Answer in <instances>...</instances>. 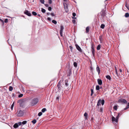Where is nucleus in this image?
<instances>
[{"instance_id":"obj_53","label":"nucleus","mask_w":129,"mask_h":129,"mask_svg":"<svg viewBox=\"0 0 129 129\" xmlns=\"http://www.w3.org/2000/svg\"><path fill=\"white\" fill-rule=\"evenodd\" d=\"M45 6L46 7H48L49 6V5L48 4H45Z\"/></svg>"},{"instance_id":"obj_22","label":"nucleus","mask_w":129,"mask_h":129,"mask_svg":"<svg viewBox=\"0 0 129 129\" xmlns=\"http://www.w3.org/2000/svg\"><path fill=\"white\" fill-rule=\"evenodd\" d=\"M101 48V45H99L97 47V50H99Z\"/></svg>"},{"instance_id":"obj_21","label":"nucleus","mask_w":129,"mask_h":129,"mask_svg":"<svg viewBox=\"0 0 129 129\" xmlns=\"http://www.w3.org/2000/svg\"><path fill=\"white\" fill-rule=\"evenodd\" d=\"M41 11L42 13H44L46 12V10L45 9L42 8H41Z\"/></svg>"},{"instance_id":"obj_35","label":"nucleus","mask_w":129,"mask_h":129,"mask_svg":"<svg viewBox=\"0 0 129 129\" xmlns=\"http://www.w3.org/2000/svg\"><path fill=\"white\" fill-rule=\"evenodd\" d=\"M106 15V13L105 12H103L102 14V15L103 17L105 16Z\"/></svg>"},{"instance_id":"obj_11","label":"nucleus","mask_w":129,"mask_h":129,"mask_svg":"<svg viewBox=\"0 0 129 129\" xmlns=\"http://www.w3.org/2000/svg\"><path fill=\"white\" fill-rule=\"evenodd\" d=\"M101 102H102V100L101 99H99L97 105L98 106L101 105Z\"/></svg>"},{"instance_id":"obj_43","label":"nucleus","mask_w":129,"mask_h":129,"mask_svg":"<svg viewBox=\"0 0 129 129\" xmlns=\"http://www.w3.org/2000/svg\"><path fill=\"white\" fill-rule=\"evenodd\" d=\"M17 123L18 124V126L21 125L22 124V122H18Z\"/></svg>"},{"instance_id":"obj_13","label":"nucleus","mask_w":129,"mask_h":129,"mask_svg":"<svg viewBox=\"0 0 129 129\" xmlns=\"http://www.w3.org/2000/svg\"><path fill=\"white\" fill-rule=\"evenodd\" d=\"M106 78L108 79H109V80H110L111 79V78L110 76L107 75L106 77Z\"/></svg>"},{"instance_id":"obj_25","label":"nucleus","mask_w":129,"mask_h":129,"mask_svg":"<svg viewBox=\"0 0 129 129\" xmlns=\"http://www.w3.org/2000/svg\"><path fill=\"white\" fill-rule=\"evenodd\" d=\"M52 22L55 24H56L57 23V22L56 21L53 20L52 21Z\"/></svg>"},{"instance_id":"obj_14","label":"nucleus","mask_w":129,"mask_h":129,"mask_svg":"<svg viewBox=\"0 0 129 129\" xmlns=\"http://www.w3.org/2000/svg\"><path fill=\"white\" fill-rule=\"evenodd\" d=\"M17 123H15L13 125L14 127L15 128H16L18 127V125Z\"/></svg>"},{"instance_id":"obj_33","label":"nucleus","mask_w":129,"mask_h":129,"mask_svg":"<svg viewBox=\"0 0 129 129\" xmlns=\"http://www.w3.org/2000/svg\"><path fill=\"white\" fill-rule=\"evenodd\" d=\"M46 110V108H44L42 109L41 111H42V112L44 113L45 112Z\"/></svg>"},{"instance_id":"obj_7","label":"nucleus","mask_w":129,"mask_h":129,"mask_svg":"<svg viewBox=\"0 0 129 129\" xmlns=\"http://www.w3.org/2000/svg\"><path fill=\"white\" fill-rule=\"evenodd\" d=\"M23 115V112L21 110H20L19 112L17 115L19 116H22Z\"/></svg>"},{"instance_id":"obj_51","label":"nucleus","mask_w":129,"mask_h":129,"mask_svg":"<svg viewBox=\"0 0 129 129\" xmlns=\"http://www.w3.org/2000/svg\"><path fill=\"white\" fill-rule=\"evenodd\" d=\"M128 108H129V107H128V106H127V107H126V108H125L124 109V110H126L128 109Z\"/></svg>"},{"instance_id":"obj_41","label":"nucleus","mask_w":129,"mask_h":129,"mask_svg":"<svg viewBox=\"0 0 129 129\" xmlns=\"http://www.w3.org/2000/svg\"><path fill=\"white\" fill-rule=\"evenodd\" d=\"M125 7L127 9L129 10V6L128 5H127L126 4L125 5Z\"/></svg>"},{"instance_id":"obj_40","label":"nucleus","mask_w":129,"mask_h":129,"mask_svg":"<svg viewBox=\"0 0 129 129\" xmlns=\"http://www.w3.org/2000/svg\"><path fill=\"white\" fill-rule=\"evenodd\" d=\"M40 1L42 4H44V0H40Z\"/></svg>"},{"instance_id":"obj_20","label":"nucleus","mask_w":129,"mask_h":129,"mask_svg":"<svg viewBox=\"0 0 129 129\" xmlns=\"http://www.w3.org/2000/svg\"><path fill=\"white\" fill-rule=\"evenodd\" d=\"M100 86L99 85H96V90H99L100 89Z\"/></svg>"},{"instance_id":"obj_16","label":"nucleus","mask_w":129,"mask_h":129,"mask_svg":"<svg viewBox=\"0 0 129 129\" xmlns=\"http://www.w3.org/2000/svg\"><path fill=\"white\" fill-rule=\"evenodd\" d=\"M91 51L92 55L93 56H94L95 54V50L94 49H92L91 50Z\"/></svg>"},{"instance_id":"obj_44","label":"nucleus","mask_w":129,"mask_h":129,"mask_svg":"<svg viewBox=\"0 0 129 129\" xmlns=\"http://www.w3.org/2000/svg\"><path fill=\"white\" fill-rule=\"evenodd\" d=\"M52 10V8L51 7H49L48 8V10L49 11H51Z\"/></svg>"},{"instance_id":"obj_31","label":"nucleus","mask_w":129,"mask_h":129,"mask_svg":"<svg viewBox=\"0 0 129 129\" xmlns=\"http://www.w3.org/2000/svg\"><path fill=\"white\" fill-rule=\"evenodd\" d=\"M74 66L75 67H77V63L76 62H74L73 64Z\"/></svg>"},{"instance_id":"obj_12","label":"nucleus","mask_w":129,"mask_h":129,"mask_svg":"<svg viewBox=\"0 0 129 129\" xmlns=\"http://www.w3.org/2000/svg\"><path fill=\"white\" fill-rule=\"evenodd\" d=\"M89 30V28L88 26L87 27L86 29V33H88Z\"/></svg>"},{"instance_id":"obj_47","label":"nucleus","mask_w":129,"mask_h":129,"mask_svg":"<svg viewBox=\"0 0 129 129\" xmlns=\"http://www.w3.org/2000/svg\"><path fill=\"white\" fill-rule=\"evenodd\" d=\"M49 3V4H51L52 3V0H48Z\"/></svg>"},{"instance_id":"obj_60","label":"nucleus","mask_w":129,"mask_h":129,"mask_svg":"<svg viewBox=\"0 0 129 129\" xmlns=\"http://www.w3.org/2000/svg\"><path fill=\"white\" fill-rule=\"evenodd\" d=\"M127 106L129 107V102L128 103Z\"/></svg>"},{"instance_id":"obj_18","label":"nucleus","mask_w":129,"mask_h":129,"mask_svg":"<svg viewBox=\"0 0 129 129\" xmlns=\"http://www.w3.org/2000/svg\"><path fill=\"white\" fill-rule=\"evenodd\" d=\"M125 17L127 18L129 17V14L128 13H126L125 15Z\"/></svg>"},{"instance_id":"obj_36","label":"nucleus","mask_w":129,"mask_h":129,"mask_svg":"<svg viewBox=\"0 0 129 129\" xmlns=\"http://www.w3.org/2000/svg\"><path fill=\"white\" fill-rule=\"evenodd\" d=\"M113 108L115 109V110H117V106L116 105L114 106L113 107Z\"/></svg>"},{"instance_id":"obj_37","label":"nucleus","mask_w":129,"mask_h":129,"mask_svg":"<svg viewBox=\"0 0 129 129\" xmlns=\"http://www.w3.org/2000/svg\"><path fill=\"white\" fill-rule=\"evenodd\" d=\"M27 122V121H23L22 122V123L23 124H26Z\"/></svg>"},{"instance_id":"obj_34","label":"nucleus","mask_w":129,"mask_h":129,"mask_svg":"<svg viewBox=\"0 0 129 129\" xmlns=\"http://www.w3.org/2000/svg\"><path fill=\"white\" fill-rule=\"evenodd\" d=\"M32 122L33 123V124H35L36 123V119H34L32 121Z\"/></svg>"},{"instance_id":"obj_4","label":"nucleus","mask_w":129,"mask_h":129,"mask_svg":"<svg viewBox=\"0 0 129 129\" xmlns=\"http://www.w3.org/2000/svg\"><path fill=\"white\" fill-rule=\"evenodd\" d=\"M118 119L116 117L115 118L113 116L112 117V120L113 122H118Z\"/></svg>"},{"instance_id":"obj_23","label":"nucleus","mask_w":129,"mask_h":129,"mask_svg":"<svg viewBox=\"0 0 129 129\" xmlns=\"http://www.w3.org/2000/svg\"><path fill=\"white\" fill-rule=\"evenodd\" d=\"M84 116L85 117V119L87 118V114L86 112H85L84 114Z\"/></svg>"},{"instance_id":"obj_32","label":"nucleus","mask_w":129,"mask_h":129,"mask_svg":"<svg viewBox=\"0 0 129 129\" xmlns=\"http://www.w3.org/2000/svg\"><path fill=\"white\" fill-rule=\"evenodd\" d=\"M105 103V101L104 100H102V102H101V103L102 105H103Z\"/></svg>"},{"instance_id":"obj_48","label":"nucleus","mask_w":129,"mask_h":129,"mask_svg":"<svg viewBox=\"0 0 129 129\" xmlns=\"http://www.w3.org/2000/svg\"><path fill=\"white\" fill-rule=\"evenodd\" d=\"M47 19L49 21H51V18L49 17L47 18Z\"/></svg>"},{"instance_id":"obj_27","label":"nucleus","mask_w":129,"mask_h":129,"mask_svg":"<svg viewBox=\"0 0 129 129\" xmlns=\"http://www.w3.org/2000/svg\"><path fill=\"white\" fill-rule=\"evenodd\" d=\"M121 114H120L119 113L116 116V117L118 118V119H119V118L120 116H121Z\"/></svg>"},{"instance_id":"obj_52","label":"nucleus","mask_w":129,"mask_h":129,"mask_svg":"<svg viewBox=\"0 0 129 129\" xmlns=\"http://www.w3.org/2000/svg\"><path fill=\"white\" fill-rule=\"evenodd\" d=\"M70 48V49H71V50H72L73 49V47L72 46H70L69 47Z\"/></svg>"},{"instance_id":"obj_30","label":"nucleus","mask_w":129,"mask_h":129,"mask_svg":"<svg viewBox=\"0 0 129 129\" xmlns=\"http://www.w3.org/2000/svg\"><path fill=\"white\" fill-rule=\"evenodd\" d=\"M103 108L102 107L100 108V111L101 113H103Z\"/></svg>"},{"instance_id":"obj_26","label":"nucleus","mask_w":129,"mask_h":129,"mask_svg":"<svg viewBox=\"0 0 129 129\" xmlns=\"http://www.w3.org/2000/svg\"><path fill=\"white\" fill-rule=\"evenodd\" d=\"M94 45L93 44H91V50L94 49Z\"/></svg>"},{"instance_id":"obj_58","label":"nucleus","mask_w":129,"mask_h":129,"mask_svg":"<svg viewBox=\"0 0 129 129\" xmlns=\"http://www.w3.org/2000/svg\"><path fill=\"white\" fill-rule=\"evenodd\" d=\"M50 14V13H47V14L48 15H49Z\"/></svg>"},{"instance_id":"obj_9","label":"nucleus","mask_w":129,"mask_h":129,"mask_svg":"<svg viewBox=\"0 0 129 129\" xmlns=\"http://www.w3.org/2000/svg\"><path fill=\"white\" fill-rule=\"evenodd\" d=\"M98 84L100 85H101L102 84V81L101 79H98L97 80Z\"/></svg>"},{"instance_id":"obj_42","label":"nucleus","mask_w":129,"mask_h":129,"mask_svg":"<svg viewBox=\"0 0 129 129\" xmlns=\"http://www.w3.org/2000/svg\"><path fill=\"white\" fill-rule=\"evenodd\" d=\"M23 96V94H20L19 95H18V97L19 98H21Z\"/></svg>"},{"instance_id":"obj_28","label":"nucleus","mask_w":129,"mask_h":129,"mask_svg":"<svg viewBox=\"0 0 129 129\" xmlns=\"http://www.w3.org/2000/svg\"><path fill=\"white\" fill-rule=\"evenodd\" d=\"M91 93L90 95L91 96H92L93 94V89H91Z\"/></svg>"},{"instance_id":"obj_38","label":"nucleus","mask_w":129,"mask_h":129,"mask_svg":"<svg viewBox=\"0 0 129 129\" xmlns=\"http://www.w3.org/2000/svg\"><path fill=\"white\" fill-rule=\"evenodd\" d=\"M14 102H13V104L11 105V108L12 110L13 109V107L14 106Z\"/></svg>"},{"instance_id":"obj_54","label":"nucleus","mask_w":129,"mask_h":129,"mask_svg":"<svg viewBox=\"0 0 129 129\" xmlns=\"http://www.w3.org/2000/svg\"><path fill=\"white\" fill-rule=\"evenodd\" d=\"M0 21L2 22V23H4V21L2 19H0Z\"/></svg>"},{"instance_id":"obj_1","label":"nucleus","mask_w":129,"mask_h":129,"mask_svg":"<svg viewBox=\"0 0 129 129\" xmlns=\"http://www.w3.org/2000/svg\"><path fill=\"white\" fill-rule=\"evenodd\" d=\"M38 99L37 98H35L33 99L30 103V104L31 106H33L36 105L38 102Z\"/></svg>"},{"instance_id":"obj_6","label":"nucleus","mask_w":129,"mask_h":129,"mask_svg":"<svg viewBox=\"0 0 129 129\" xmlns=\"http://www.w3.org/2000/svg\"><path fill=\"white\" fill-rule=\"evenodd\" d=\"M64 28L63 26L61 25L60 26V35L61 36H62L63 31Z\"/></svg>"},{"instance_id":"obj_59","label":"nucleus","mask_w":129,"mask_h":129,"mask_svg":"<svg viewBox=\"0 0 129 129\" xmlns=\"http://www.w3.org/2000/svg\"><path fill=\"white\" fill-rule=\"evenodd\" d=\"M119 70H120V72H122V70H121V69H119Z\"/></svg>"},{"instance_id":"obj_2","label":"nucleus","mask_w":129,"mask_h":129,"mask_svg":"<svg viewBox=\"0 0 129 129\" xmlns=\"http://www.w3.org/2000/svg\"><path fill=\"white\" fill-rule=\"evenodd\" d=\"M57 87L59 90V91H61L63 92V87L61 86L60 84V81L58 83L57 85Z\"/></svg>"},{"instance_id":"obj_8","label":"nucleus","mask_w":129,"mask_h":129,"mask_svg":"<svg viewBox=\"0 0 129 129\" xmlns=\"http://www.w3.org/2000/svg\"><path fill=\"white\" fill-rule=\"evenodd\" d=\"M75 46L77 49L78 51H79L80 52H82V50L81 48L77 44H76L75 45Z\"/></svg>"},{"instance_id":"obj_45","label":"nucleus","mask_w":129,"mask_h":129,"mask_svg":"<svg viewBox=\"0 0 129 129\" xmlns=\"http://www.w3.org/2000/svg\"><path fill=\"white\" fill-rule=\"evenodd\" d=\"M4 22L5 23H7L8 22V19H5Z\"/></svg>"},{"instance_id":"obj_29","label":"nucleus","mask_w":129,"mask_h":129,"mask_svg":"<svg viewBox=\"0 0 129 129\" xmlns=\"http://www.w3.org/2000/svg\"><path fill=\"white\" fill-rule=\"evenodd\" d=\"M9 89L10 91H12L13 89V88L12 86H10Z\"/></svg>"},{"instance_id":"obj_62","label":"nucleus","mask_w":129,"mask_h":129,"mask_svg":"<svg viewBox=\"0 0 129 129\" xmlns=\"http://www.w3.org/2000/svg\"><path fill=\"white\" fill-rule=\"evenodd\" d=\"M100 40L101 41V38L100 37Z\"/></svg>"},{"instance_id":"obj_50","label":"nucleus","mask_w":129,"mask_h":129,"mask_svg":"<svg viewBox=\"0 0 129 129\" xmlns=\"http://www.w3.org/2000/svg\"><path fill=\"white\" fill-rule=\"evenodd\" d=\"M73 16L74 17H75L76 15V14L75 13H73L72 14Z\"/></svg>"},{"instance_id":"obj_10","label":"nucleus","mask_w":129,"mask_h":129,"mask_svg":"<svg viewBox=\"0 0 129 129\" xmlns=\"http://www.w3.org/2000/svg\"><path fill=\"white\" fill-rule=\"evenodd\" d=\"M96 70L98 73V74L99 75L100 73V70L99 67L98 65H97V66L96 68Z\"/></svg>"},{"instance_id":"obj_64","label":"nucleus","mask_w":129,"mask_h":129,"mask_svg":"<svg viewBox=\"0 0 129 129\" xmlns=\"http://www.w3.org/2000/svg\"><path fill=\"white\" fill-rule=\"evenodd\" d=\"M70 129H71V128H70Z\"/></svg>"},{"instance_id":"obj_56","label":"nucleus","mask_w":129,"mask_h":129,"mask_svg":"<svg viewBox=\"0 0 129 129\" xmlns=\"http://www.w3.org/2000/svg\"><path fill=\"white\" fill-rule=\"evenodd\" d=\"M72 19H76V18L75 17H72Z\"/></svg>"},{"instance_id":"obj_49","label":"nucleus","mask_w":129,"mask_h":129,"mask_svg":"<svg viewBox=\"0 0 129 129\" xmlns=\"http://www.w3.org/2000/svg\"><path fill=\"white\" fill-rule=\"evenodd\" d=\"M72 22L73 23H74V24H75V22H76V21L75 20H72Z\"/></svg>"},{"instance_id":"obj_19","label":"nucleus","mask_w":129,"mask_h":129,"mask_svg":"<svg viewBox=\"0 0 129 129\" xmlns=\"http://www.w3.org/2000/svg\"><path fill=\"white\" fill-rule=\"evenodd\" d=\"M32 14L35 16H36L37 15V13L34 11H33L32 12Z\"/></svg>"},{"instance_id":"obj_55","label":"nucleus","mask_w":129,"mask_h":129,"mask_svg":"<svg viewBox=\"0 0 129 129\" xmlns=\"http://www.w3.org/2000/svg\"><path fill=\"white\" fill-rule=\"evenodd\" d=\"M56 99L57 100H59V97H57L56 98Z\"/></svg>"},{"instance_id":"obj_15","label":"nucleus","mask_w":129,"mask_h":129,"mask_svg":"<svg viewBox=\"0 0 129 129\" xmlns=\"http://www.w3.org/2000/svg\"><path fill=\"white\" fill-rule=\"evenodd\" d=\"M65 85L66 86H68L69 84H68V81L67 80H65Z\"/></svg>"},{"instance_id":"obj_24","label":"nucleus","mask_w":129,"mask_h":129,"mask_svg":"<svg viewBox=\"0 0 129 129\" xmlns=\"http://www.w3.org/2000/svg\"><path fill=\"white\" fill-rule=\"evenodd\" d=\"M105 26V25L104 24H102L101 25L100 27L101 28L103 29L104 28Z\"/></svg>"},{"instance_id":"obj_46","label":"nucleus","mask_w":129,"mask_h":129,"mask_svg":"<svg viewBox=\"0 0 129 129\" xmlns=\"http://www.w3.org/2000/svg\"><path fill=\"white\" fill-rule=\"evenodd\" d=\"M51 15L53 16H54L55 15L53 13H51Z\"/></svg>"},{"instance_id":"obj_63","label":"nucleus","mask_w":129,"mask_h":129,"mask_svg":"<svg viewBox=\"0 0 129 129\" xmlns=\"http://www.w3.org/2000/svg\"><path fill=\"white\" fill-rule=\"evenodd\" d=\"M107 0H106V1H107Z\"/></svg>"},{"instance_id":"obj_61","label":"nucleus","mask_w":129,"mask_h":129,"mask_svg":"<svg viewBox=\"0 0 129 129\" xmlns=\"http://www.w3.org/2000/svg\"><path fill=\"white\" fill-rule=\"evenodd\" d=\"M63 0V1H67V0Z\"/></svg>"},{"instance_id":"obj_39","label":"nucleus","mask_w":129,"mask_h":129,"mask_svg":"<svg viewBox=\"0 0 129 129\" xmlns=\"http://www.w3.org/2000/svg\"><path fill=\"white\" fill-rule=\"evenodd\" d=\"M42 114V112H39L38 114V115L39 116H41Z\"/></svg>"},{"instance_id":"obj_17","label":"nucleus","mask_w":129,"mask_h":129,"mask_svg":"<svg viewBox=\"0 0 129 129\" xmlns=\"http://www.w3.org/2000/svg\"><path fill=\"white\" fill-rule=\"evenodd\" d=\"M115 72H116V74L117 76H119V75L118 73L117 69L116 68V67H115Z\"/></svg>"},{"instance_id":"obj_3","label":"nucleus","mask_w":129,"mask_h":129,"mask_svg":"<svg viewBox=\"0 0 129 129\" xmlns=\"http://www.w3.org/2000/svg\"><path fill=\"white\" fill-rule=\"evenodd\" d=\"M119 102L123 104H125L127 103V101L125 99H120L118 100Z\"/></svg>"},{"instance_id":"obj_5","label":"nucleus","mask_w":129,"mask_h":129,"mask_svg":"<svg viewBox=\"0 0 129 129\" xmlns=\"http://www.w3.org/2000/svg\"><path fill=\"white\" fill-rule=\"evenodd\" d=\"M24 13L29 16H31V14L29 11L27 10H25L24 12Z\"/></svg>"},{"instance_id":"obj_57","label":"nucleus","mask_w":129,"mask_h":129,"mask_svg":"<svg viewBox=\"0 0 129 129\" xmlns=\"http://www.w3.org/2000/svg\"><path fill=\"white\" fill-rule=\"evenodd\" d=\"M38 16H39V17H41V16L40 15V14H38Z\"/></svg>"}]
</instances>
